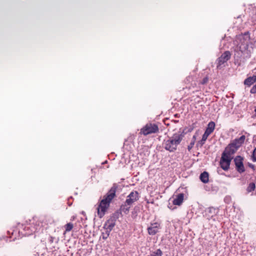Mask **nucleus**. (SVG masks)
I'll list each match as a JSON object with an SVG mask.
<instances>
[{"label": "nucleus", "mask_w": 256, "mask_h": 256, "mask_svg": "<svg viewBox=\"0 0 256 256\" xmlns=\"http://www.w3.org/2000/svg\"><path fill=\"white\" fill-rule=\"evenodd\" d=\"M184 194H179L176 196V198H175L172 202V203L174 205L176 206H180L184 201Z\"/></svg>", "instance_id": "2eb2a0df"}, {"label": "nucleus", "mask_w": 256, "mask_h": 256, "mask_svg": "<svg viewBox=\"0 0 256 256\" xmlns=\"http://www.w3.org/2000/svg\"><path fill=\"white\" fill-rule=\"evenodd\" d=\"M209 136V134L204 132L202 136V140L198 142L196 144L197 146H202L205 144V142Z\"/></svg>", "instance_id": "6ab92c4d"}, {"label": "nucleus", "mask_w": 256, "mask_h": 256, "mask_svg": "<svg viewBox=\"0 0 256 256\" xmlns=\"http://www.w3.org/2000/svg\"><path fill=\"white\" fill-rule=\"evenodd\" d=\"M184 135L180 133H175L168 140H164V148L170 152H174L177 150L178 146L180 144Z\"/></svg>", "instance_id": "7ed1b4c3"}, {"label": "nucleus", "mask_w": 256, "mask_h": 256, "mask_svg": "<svg viewBox=\"0 0 256 256\" xmlns=\"http://www.w3.org/2000/svg\"><path fill=\"white\" fill-rule=\"evenodd\" d=\"M117 188L118 186L116 184H114L110 189L104 196L103 199L100 200L96 208L98 216L100 218L104 216L109 208L112 200L116 196V193Z\"/></svg>", "instance_id": "f257e3e1"}, {"label": "nucleus", "mask_w": 256, "mask_h": 256, "mask_svg": "<svg viewBox=\"0 0 256 256\" xmlns=\"http://www.w3.org/2000/svg\"><path fill=\"white\" fill-rule=\"evenodd\" d=\"M246 140V136H242L240 138H237L233 140L228 146L225 148L226 151H228L231 154H234L237 150L242 146Z\"/></svg>", "instance_id": "20e7f679"}, {"label": "nucleus", "mask_w": 256, "mask_h": 256, "mask_svg": "<svg viewBox=\"0 0 256 256\" xmlns=\"http://www.w3.org/2000/svg\"><path fill=\"white\" fill-rule=\"evenodd\" d=\"M232 154H231L230 152L226 151V149L222 152L220 160V165L222 169L224 170H228L230 168V162L232 159Z\"/></svg>", "instance_id": "39448f33"}, {"label": "nucleus", "mask_w": 256, "mask_h": 256, "mask_svg": "<svg viewBox=\"0 0 256 256\" xmlns=\"http://www.w3.org/2000/svg\"><path fill=\"white\" fill-rule=\"evenodd\" d=\"M104 232H102L100 238H102L103 240H106L109 236L111 231L108 230L107 229H104Z\"/></svg>", "instance_id": "412c9836"}, {"label": "nucleus", "mask_w": 256, "mask_h": 256, "mask_svg": "<svg viewBox=\"0 0 256 256\" xmlns=\"http://www.w3.org/2000/svg\"><path fill=\"white\" fill-rule=\"evenodd\" d=\"M236 44L239 50L246 57H250L252 51L249 49V44L250 43V38L249 32L237 36L235 40Z\"/></svg>", "instance_id": "f03ea898"}, {"label": "nucleus", "mask_w": 256, "mask_h": 256, "mask_svg": "<svg viewBox=\"0 0 256 256\" xmlns=\"http://www.w3.org/2000/svg\"><path fill=\"white\" fill-rule=\"evenodd\" d=\"M194 144L195 143L194 142H191L189 145L188 146V150L189 152H190L192 148L194 147Z\"/></svg>", "instance_id": "bb28decb"}, {"label": "nucleus", "mask_w": 256, "mask_h": 256, "mask_svg": "<svg viewBox=\"0 0 256 256\" xmlns=\"http://www.w3.org/2000/svg\"><path fill=\"white\" fill-rule=\"evenodd\" d=\"M248 166L250 168H252L253 170H254L255 166H254V164H253L251 163H248Z\"/></svg>", "instance_id": "c756f323"}, {"label": "nucleus", "mask_w": 256, "mask_h": 256, "mask_svg": "<svg viewBox=\"0 0 256 256\" xmlns=\"http://www.w3.org/2000/svg\"><path fill=\"white\" fill-rule=\"evenodd\" d=\"M243 161L244 158L240 156H237L234 158L236 169L240 174L245 172Z\"/></svg>", "instance_id": "6e6552de"}, {"label": "nucleus", "mask_w": 256, "mask_h": 256, "mask_svg": "<svg viewBox=\"0 0 256 256\" xmlns=\"http://www.w3.org/2000/svg\"><path fill=\"white\" fill-rule=\"evenodd\" d=\"M252 159L253 162H256V148H255L253 150Z\"/></svg>", "instance_id": "393cba45"}, {"label": "nucleus", "mask_w": 256, "mask_h": 256, "mask_svg": "<svg viewBox=\"0 0 256 256\" xmlns=\"http://www.w3.org/2000/svg\"><path fill=\"white\" fill-rule=\"evenodd\" d=\"M158 131L159 128L158 125L155 124L148 123L140 129V134L147 136L148 134L157 133Z\"/></svg>", "instance_id": "0eeeda50"}, {"label": "nucleus", "mask_w": 256, "mask_h": 256, "mask_svg": "<svg viewBox=\"0 0 256 256\" xmlns=\"http://www.w3.org/2000/svg\"><path fill=\"white\" fill-rule=\"evenodd\" d=\"M54 237L50 236L49 238V242L50 244H52L54 240Z\"/></svg>", "instance_id": "7c9ffc66"}, {"label": "nucleus", "mask_w": 256, "mask_h": 256, "mask_svg": "<svg viewBox=\"0 0 256 256\" xmlns=\"http://www.w3.org/2000/svg\"><path fill=\"white\" fill-rule=\"evenodd\" d=\"M200 180L204 183H208L209 181V174L208 173L206 172H202L200 176Z\"/></svg>", "instance_id": "a211bd4d"}, {"label": "nucleus", "mask_w": 256, "mask_h": 256, "mask_svg": "<svg viewBox=\"0 0 256 256\" xmlns=\"http://www.w3.org/2000/svg\"><path fill=\"white\" fill-rule=\"evenodd\" d=\"M252 13H254V14L252 16V21L256 22V10H253Z\"/></svg>", "instance_id": "c85d7f7f"}, {"label": "nucleus", "mask_w": 256, "mask_h": 256, "mask_svg": "<svg viewBox=\"0 0 256 256\" xmlns=\"http://www.w3.org/2000/svg\"><path fill=\"white\" fill-rule=\"evenodd\" d=\"M162 252L160 249H158L153 254H150V256H162Z\"/></svg>", "instance_id": "b1692460"}, {"label": "nucleus", "mask_w": 256, "mask_h": 256, "mask_svg": "<svg viewBox=\"0 0 256 256\" xmlns=\"http://www.w3.org/2000/svg\"><path fill=\"white\" fill-rule=\"evenodd\" d=\"M32 220L34 225V228L36 230V233H42L44 228L48 226L50 221L49 218L46 217L42 218H34Z\"/></svg>", "instance_id": "423d86ee"}, {"label": "nucleus", "mask_w": 256, "mask_h": 256, "mask_svg": "<svg viewBox=\"0 0 256 256\" xmlns=\"http://www.w3.org/2000/svg\"><path fill=\"white\" fill-rule=\"evenodd\" d=\"M215 123L214 122H210L208 124L204 132L210 135L214 131L215 128Z\"/></svg>", "instance_id": "f3484780"}, {"label": "nucleus", "mask_w": 256, "mask_h": 256, "mask_svg": "<svg viewBox=\"0 0 256 256\" xmlns=\"http://www.w3.org/2000/svg\"><path fill=\"white\" fill-rule=\"evenodd\" d=\"M34 224L33 222V220H30V222L27 224L24 227V236H30L32 234H36V230L34 228Z\"/></svg>", "instance_id": "9b49d317"}, {"label": "nucleus", "mask_w": 256, "mask_h": 256, "mask_svg": "<svg viewBox=\"0 0 256 256\" xmlns=\"http://www.w3.org/2000/svg\"><path fill=\"white\" fill-rule=\"evenodd\" d=\"M116 225L115 220L113 219L108 220L104 224V229H107L108 230L112 231Z\"/></svg>", "instance_id": "ddd939ff"}, {"label": "nucleus", "mask_w": 256, "mask_h": 256, "mask_svg": "<svg viewBox=\"0 0 256 256\" xmlns=\"http://www.w3.org/2000/svg\"><path fill=\"white\" fill-rule=\"evenodd\" d=\"M8 234L10 236V238H12V240H14L16 239V234L14 230H8Z\"/></svg>", "instance_id": "4be33fe9"}, {"label": "nucleus", "mask_w": 256, "mask_h": 256, "mask_svg": "<svg viewBox=\"0 0 256 256\" xmlns=\"http://www.w3.org/2000/svg\"><path fill=\"white\" fill-rule=\"evenodd\" d=\"M256 82V75L247 78L244 82V84L248 86H250L252 84Z\"/></svg>", "instance_id": "4468645a"}, {"label": "nucleus", "mask_w": 256, "mask_h": 256, "mask_svg": "<svg viewBox=\"0 0 256 256\" xmlns=\"http://www.w3.org/2000/svg\"><path fill=\"white\" fill-rule=\"evenodd\" d=\"M196 140V135H194L192 136V140L191 142H194L195 143Z\"/></svg>", "instance_id": "2f4dec72"}, {"label": "nucleus", "mask_w": 256, "mask_h": 256, "mask_svg": "<svg viewBox=\"0 0 256 256\" xmlns=\"http://www.w3.org/2000/svg\"><path fill=\"white\" fill-rule=\"evenodd\" d=\"M231 56V54L229 51H226L217 60V68H220V66L228 60Z\"/></svg>", "instance_id": "1a4fd4ad"}, {"label": "nucleus", "mask_w": 256, "mask_h": 256, "mask_svg": "<svg viewBox=\"0 0 256 256\" xmlns=\"http://www.w3.org/2000/svg\"><path fill=\"white\" fill-rule=\"evenodd\" d=\"M254 112H256V108H255V110H254Z\"/></svg>", "instance_id": "473e14b6"}, {"label": "nucleus", "mask_w": 256, "mask_h": 256, "mask_svg": "<svg viewBox=\"0 0 256 256\" xmlns=\"http://www.w3.org/2000/svg\"><path fill=\"white\" fill-rule=\"evenodd\" d=\"M160 228V224L158 222L152 224L148 228V232L150 235H154L158 232Z\"/></svg>", "instance_id": "f8f14e48"}, {"label": "nucleus", "mask_w": 256, "mask_h": 256, "mask_svg": "<svg viewBox=\"0 0 256 256\" xmlns=\"http://www.w3.org/2000/svg\"><path fill=\"white\" fill-rule=\"evenodd\" d=\"M131 206H132L130 204L126 203L125 201L120 206V210L124 214H128L129 212Z\"/></svg>", "instance_id": "dca6fc26"}, {"label": "nucleus", "mask_w": 256, "mask_h": 256, "mask_svg": "<svg viewBox=\"0 0 256 256\" xmlns=\"http://www.w3.org/2000/svg\"><path fill=\"white\" fill-rule=\"evenodd\" d=\"M256 188V185L255 184L254 182L250 183L246 189V190L248 192H252V191H254Z\"/></svg>", "instance_id": "5701e85b"}, {"label": "nucleus", "mask_w": 256, "mask_h": 256, "mask_svg": "<svg viewBox=\"0 0 256 256\" xmlns=\"http://www.w3.org/2000/svg\"><path fill=\"white\" fill-rule=\"evenodd\" d=\"M64 227L65 228L64 234H65L66 233L69 232L72 230V229L74 228V224L71 222H69L64 225Z\"/></svg>", "instance_id": "aec40b11"}, {"label": "nucleus", "mask_w": 256, "mask_h": 256, "mask_svg": "<svg viewBox=\"0 0 256 256\" xmlns=\"http://www.w3.org/2000/svg\"><path fill=\"white\" fill-rule=\"evenodd\" d=\"M250 92L252 94L256 93V84L252 87L250 90Z\"/></svg>", "instance_id": "cd10ccee"}, {"label": "nucleus", "mask_w": 256, "mask_h": 256, "mask_svg": "<svg viewBox=\"0 0 256 256\" xmlns=\"http://www.w3.org/2000/svg\"><path fill=\"white\" fill-rule=\"evenodd\" d=\"M208 81V77H205L200 82V84H207Z\"/></svg>", "instance_id": "a878e982"}, {"label": "nucleus", "mask_w": 256, "mask_h": 256, "mask_svg": "<svg viewBox=\"0 0 256 256\" xmlns=\"http://www.w3.org/2000/svg\"><path fill=\"white\" fill-rule=\"evenodd\" d=\"M139 199V193L136 190H133L126 196V202L131 206L134 204Z\"/></svg>", "instance_id": "9d476101"}]
</instances>
